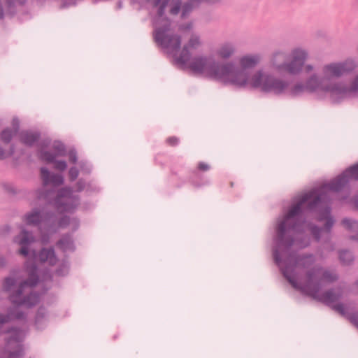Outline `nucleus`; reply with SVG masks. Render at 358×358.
<instances>
[{
  "label": "nucleus",
  "mask_w": 358,
  "mask_h": 358,
  "mask_svg": "<svg viewBox=\"0 0 358 358\" xmlns=\"http://www.w3.org/2000/svg\"><path fill=\"white\" fill-rule=\"evenodd\" d=\"M313 262L312 256L300 257L296 261L293 268L290 266L285 268L284 275L294 287L301 289L305 294L325 303L335 301L339 297L336 292L331 291L324 294H320L319 292V288L322 285L336 279L334 273L314 268L313 271H308L304 281L296 275L302 268H308Z\"/></svg>",
  "instance_id": "1"
},
{
  "label": "nucleus",
  "mask_w": 358,
  "mask_h": 358,
  "mask_svg": "<svg viewBox=\"0 0 358 358\" xmlns=\"http://www.w3.org/2000/svg\"><path fill=\"white\" fill-rule=\"evenodd\" d=\"M350 180H358V164L345 170L341 175L330 183L322 186L320 189H314L303 195L279 223L278 233L280 238L288 229L294 227L296 217L303 209L311 210L321 206L327 198V191H338Z\"/></svg>",
  "instance_id": "2"
},
{
  "label": "nucleus",
  "mask_w": 358,
  "mask_h": 358,
  "mask_svg": "<svg viewBox=\"0 0 358 358\" xmlns=\"http://www.w3.org/2000/svg\"><path fill=\"white\" fill-rule=\"evenodd\" d=\"M356 64L352 59H347L343 62L329 63L323 66L321 70V79L317 76L311 77L306 84V88L313 91L330 92L333 96H344L350 92L358 91V76L352 82L349 88H343L338 85H329L328 82L333 78H338L355 69Z\"/></svg>",
  "instance_id": "3"
},
{
  "label": "nucleus",
  "mask_w": 358,
  "mask_h": 358,
  "mask_svg": "<svg viewBox=\"0 0 358 358\" xmlns=\"http://www.w3.org/2000/svg\"><path fill=\"white\" fill-rule=\"evenodd\" d=\"M26 268L29 273V278L26 281H22L18 278L12 277L7 278L3 283V288L6 291L9 292L10 300L13 304L14 308L17 311L15 314L13 312L7 317L0 315V324L7 322L8 320L14 318H20L21 313L18 309L22 306L29 308L35 305L38 301V296L36 294H30L25 298L24 294L29 292L31 287L37 282V277L36 275V267L34 264L29 266L27 262Z\"/></svg>",
  "instance_id": "4"
},
{
  "label": "nucleus",
  "mask_w": 358,
  "mask_h": 358,
  "mask_svg": "<svg viewBox=\"0 0 358 358\" xmlns=\"http://www.w3.org/2000/svg\"><path fill=\"white\" fill-rule=\"evenodd\" d=\"M262 56L259 54H247L239 57L238 64L241 71L234 69L232 63L228 62L232 65V71L236 73H244L245 78V83L238 85L231 82H224V83L232 84L238 87H250L259 89L266 92H273L275 94L281 93L286 87L285 83L275 79L272 76L264 73L262 71L256 72L251 78H249L245 70L253 69L257 66L262 61Z\"/></svg>",
  "instance_id": "5"
},
{
  "label": "nucleus",
  "mask_w": 358,
  "mask_h": 358,
  "mask_svg": "<svg viewBox=\"0 0 358 358\" xmlns=\"http://www.w3.org/2000/svg\"><path fill=\"white\" fill-rule=\"evenodd\" d=\"M307 57V52L301 48L293 50L289 55L276 51L270 57L269 67L279 73L297 74L302 70Z\"/></svg>",
  "instance_id": "6"
},
{
  "label": "nucleus",
  "mask_w": 358,
  "mask_h": 358,
  "mask_svg": "<svg viewBox=\"0 0 358 358\" xmlns=\"http://www.w3.org/2000/svg\"><path fill=\"white\" fill-rule=\"evenodd\" d=\"M14 241L21 247L19 250V254L27 257L29 260H34V262L38 261L49 266L55 265L58 261L55 251L52 248L42 249L37 257L35 251L29 248V245L34 241V238L31 234L24 230L15 238Z\"/></svg>",
  "instance_id": "7"
},
{
  "label": "nucleus",
  "mask_w": 358,
  "mask_h": 358,
  "mask_svg": "<svg viewBox=\"0 0 358 358\" xmlns=\"http://www.w3.org/2000/svg\"><path fill=\"white\" fill-rule=\"evenodd\" d=\"M9 337L6 341V350L8 358H19L22 354V348L20 344L24 334L17 329H13L8 332Z\"/></svg>",
  "instance_id": "8"
},
{
  "label": "nucleus",
  "mask_w": 358,
  "mask_h": 358,
  "mask_svg": "<svg viewBox=\"0 0 358 358\" xmlns=\"http://www.w3.org/2000/svg\"><path fill=\"white\" fill-rule=\"evenodd\" d=\"M24 220L28 225L36 226L44 224L49 226L53 224L54 216L48 213L44 208L41 210L34 209L24 216Z\"/></svg>",
  "instance_id": "9"
},
{
  "label": "nucleus",
  "mask_w": 358,
  "mask_h": 358,
  "mask_svg": "<svg viewBox=\"0 0 358 358\" xmlns=\"http://www.w3.org/2000/svg\"><path fill=\"white\" fill-rule=\"evenodd\" d=\"M55 205L59 211L70 212L76 206L74 199L71 196L70 189H64L55 201Z\"/></svg>",
  "instance_id": "10"
},
{
  "label": "nucleus",
  "mask_w": 358,
  "mask_h": 358,
  "mask_svg": "<svg viewBox=\"0 0 358 358\" xmlns=\"http://www.w3.org/2000/svg\"><path fill=\"white\" fill-rule=\"evenodd\" d=\"M236 52V48L231 42L220 43L214 51V55L219 59L226 60L231 58Z\"/></svg>",
  "instance_id": "11"
},
{
  "label": "nucleus",
  "mask_w": 358,
  "mask_h": 358,
  "mask_svg": "<svg viewBox=\"0 0 358 358\" xmlns=\"http://www.w3.org/2000/svg\"><path fill=\"white\" fill-rule=\"evenodd\" d=\"M41 178L45 185H52L57 186L62 183L63 178L59 174H50L45 168L41 169Z\"/></svg>",
  "instance_id": "12"
},
{
  "label": "nucleus",
  "mask_w": 358,
  "mask_h": 358,
  "mask_svg": "<svg viewBox=\"0 0 358 358\" xmlns=\"http://www.w3.org/2000/svg\"><path fill=\"white\" fill-rule=\"evenodd\" d=\"M64 155H65V150L64 145L62 144L58 143L54 146L53 153H50L43 150L41 152L40 157L43 160L47 162H52L55 157Z\"/></svg>",
  "instance_id": "13"
},
{
  "label": "nucleus",
  "mask_w": 358,
  "mask_h": 358,
  "mask_svg": "<svg viewBox=\"0 0 358 358\" xmlns=\"http://www.w3.org/2000/svg\"><path fill=\"white\" fill-rule=\"evenodd\" d=\"M217 0H187V2L182 6V16L185 17L194 7L202 2L214 3Z\"/></svg>",
  "instance_id": "14"
},
{
  "label": "nucleus",
  "mask_w": 358,
  "mask_h": 358,
  "mask_svg": "<svg viewBox=\"0 0 358 358\" xmlns=\"http://www.w3.org/2000/svg\"><path fill=\"white\" fill-rule=\"evenodd\" d=\"M343 225L348 229L356 232L357 234L353 236V238L358 240V222L355 220L345 219L342 222Z\"/></svg>",
  "instance_id": "15"
},
{
  "label": "nucleus",
  "mask_w": 358,
  "mask_h": 358,
  "mask_svg": "<svg viewBox=\"0 0 358 358\" xmlns=\"http://www.w3.org/2000/svg\"><path fill=\"white\" fill-rule=\"evenodd\" d=\"M58 246L63 250H70L73 249V241L70 236L63 237L59 242Z\"/></svg>",
  "instance_id": "16"
},
{
  "label": "nucleus",
  "mask_w": 358,
  "mask_h": 358,
  "mask_svg": "<svg viewBox=\"0 0 358 358\" xmlns=\"http://www.w3.org/2000/svg\"><path fill=\"white\" fill-rule=\"evenodd\" d=\"M320 220H326L325 229L328 231L334 224L332 219L330 217L329 210L327 208L324 210L322 215L319 218Z\"/></svg>",
  "instance_id": "17"
},
{
  "label": "nucleus",
  "mask_w": 358,
  "mask_h": 358,
  "mask_svg": "<svg viewBox=\"0 0 358 358\" xmlns=\"http://www.w3.org/2000/svg\"><path fill=\"white\" fill-rule=\"evenodd\" d=\"M17 132L16 129H6L3 130L1 133V139L3 142L5 143H8L9 141L11 140L12 137Z\"/></svg>",
  "instance_id": "18"
},
{
  "label": "nucleus",
  "mask_w": 358,
  "mask_h": 358,
  "mask_svg": "<svg viewBox=\"0 0 358 358\" xmlns=\"http://www.w3.org/2000/svg\"><path fill=\"white\" fill-rule=\"evenodd\" d=\"M36 140V136L32 134L24 133L22 135V141L24 143L31 145Z\"/></svg>",
  "instance_id": "19"
},
{
  "label": "nucleus",
  "mask_w": 358,
  "mask_h": 358,
  "mask_svg": "<svg viewBox=\"0 0 358 358\" xmlns=\"http://www.w3.org/2000/svg\"><path fill=\"white\" fill-rule=\"evenodd\" d=\"M340 259L345 264H349L352 261V255L349 251H343L340 253Z\"/></svg>",
  "instance_id": "20"
},
{
  "label": "nucleus",
  "mask_w": 358,
  "mask_h": 358,
  "mask_svg": "<svg viewBox=\"0 0 358 358\" xmlns=\"http://www.w3.org/2000/svg\"><path fill=\"white\" fill-rule=\"evenodd\" d=\"M55 168L63 171L66 168V164L64 161H57L55 162Z\"/></svg>",
  "instance_id": "21"
},
{
  "label": "nucleus",
  "mask_w": 358,
  "mask_h": 358,
  "mask_svg": "<svg viewBox=\"0 0 358 358\" xmlns=\"http://www.w3.org/2000/svg\"><path fill=\"white\" fill-rule=\"evenodd\" d=\"M178 138L176 136H171L166 139V143L171 146L176 145L178 143Z\"/></svg>",
  "instance_id": "22"
},
{
  "label": "nucleus",
  "mask_w": 358,
  "mask_h": 358,
  "mask_svg": "<svg viewBox=\"0 0 358 358\" xmlns=\"http://www.w3.org/2000/svg\"><path fill=\"white\" fill-rule=\"evenodd\" d=\"M69 173V177H70L71 180H73L78 177V171L76 168H71V169H70Z\"/></svg>",
  "instance_id": "23"
},
{
  "label": "nucleus",
  "mask_w": 358,
  "mask_h": 358,
  "mask_svg": "<svg viewBox=\"0 0 358 358\" xmlns=\"http://www.w3.org/2000/svg\"><path fill=\"white\" fill-rule=\"evenodd\" d=\"M69 222H70L69 218L67 217H64L61 219L58 225L59 227H65L66 226H67L69 224Z\"/></svg>",
  "instance_id": "24"
},
{
  "label": "nucleus",
  "mask_w": 358,
  "mask_h": 358,
  "mask_svg": "<svg viewBox=\"0 0 358 358\" xmlns=\"http://www.w3.org/2000/svg\"><path fill=\"white\" fill-rule=\"evenodd\" d=\"M13 152L11 150H3L0 148V159L6 158L10 156Z\"/></svg>",
  "instance_id": "25"
},
{
  "label": "nucleus",
  "mask_w": 358,
  "mask_h": 358,
  "mask_svg": "<svg viewBox=\"0 0 358 358\" xmlns=\"http://www.w3.org/2000/svg\"><path fill=\"white\" fill-rule=\"evenodd\" d=\"M199 169L203 171H208L210 169L208 164L205 162H200L198 165Z\"/></svg>",
  "instance_id": "26"
},
{
  "label": "nucleus",
  "mask_w": 358,
  "mask_h": 358,
  "mask_svg": "<svg viewBox=\"0 0 358 358\" xmlns=\"http://www.w3.org/2000/svg\"><path fill=\"white\" fill-rule=\"evenodd\" d=\"M335 309L340 313L341 315H345V307L342 304H338L335 306Z\"/></svg>",
  "instance_id": "27"
},
{
  "label": "nucleus",
  "mask_w": 358,
  "mask_h": 358,
  "mask_svg": "<svg viewBox=\"0 0 358 358\" xmlns=\"http://www.w3.org/2000/svg\"><path fill=\"white\" fill-rule=\"evenodd\" d=\"M350 320L352 322L358 327V313L350 316Z\"/></svg>",
  "instance_id": "28"
},
{
  "label": "nucleus",
  "mask_w": 358,
  "mask_h": 358,
  "mask_svg": "<svg viewBox=\"0 0 358 358\" xmlns=\"http://www.w3.org/2000/svg\"><path fill=\"white\" fill-rule=\"evenodd\" d=\"M69 160L71 163H73V164L76 162L77 158H76L75 153L72 152L70 154Z\"/></svg>",
  "instance_id": "29"
},
{
  "label": "nucleus",
  "mask_w": 358,
  "mask_h": 358,
  "mask_svg": "<svg viewBox=\"0 0 358 358\" xmlns=\"http://www.w3.org/2000/svg\"><path fill=\"white\" fill-rule=\"evenodd\" d=\"M306 72L309 73L313 70V66L310 64H307L304 66Z\"/></svg>",
  "instance_id": "30"
},
{
  "label": "nucleus",
  "mask_w": 358,
  "mask_h": 358,
  "mask_svg": "<svg viewBox=\"0 0 358 358\" xmlns=\"http://www.w3.org/2000/svg\"><path fill=\"white\" fill-rule=\"evenodd\" d=\"M301 86H299V85L296 86V87H295V88H294V92H295V93H296V92H298L299 91H300V88H301Z\"/></svg>",
  "instance_id": "31"
},
{
  "label": "nucleus",
  "mask_w": 358,
  "mask_h": 358,
  "mask_svg": "<svg viewBox=\"0 0 358 358\" xmlns=\"http://www.w3.org/2000/svg\"><path fill=\"white\" fill-rule=\"evenodd\" d=\"M4 264V259L2 257H0V266H3Z\"/></svg>",
  "instance_id": "32"
},
{
  "label": "nucleus",
  "mask_w": 358,
  "mask_h": 358,
  "mask_svg": "<svg viewBox=\"0 0 358 358\" xmlns=\"http://www.w3.org/2000/svg\"><path fill=\"white\" fill-rule=\"evenodd\" d=\"M47 241H48V240H46V239H45V238H42V242H43V243H45V242H47Z\"/></svg>",
  "instance_id": "33"
},
{
  "label": "nucleus",
  "mask_w": 358,
  "mask_h": 358,
  "mask_svg": "<svg viewBox=\"0 0 358 358\" xmlns=\"http://www.w3.org/2000/svg\"><path fill=\"white\" fill-rule=\"evenodd\" d=\"M74 225H75V227H77V225H78V224H77V222H75Z\"/></svg>",
  "instance_id": "34"
},
{
  "label": "nucleus",
  "mask_w": 358,
  "mask_h": 358,
  "mask_svg": "<svg viewBox=\"0 0 358 358\" xmlns=\"http://www.w3.org/2000/svg\"><path fill=\"white\" fill-rule=\"evenodd\" d=\"M357 285H358V281H357Z\"/></svg>",
  "instance_id": "35"
}]
</instances>
